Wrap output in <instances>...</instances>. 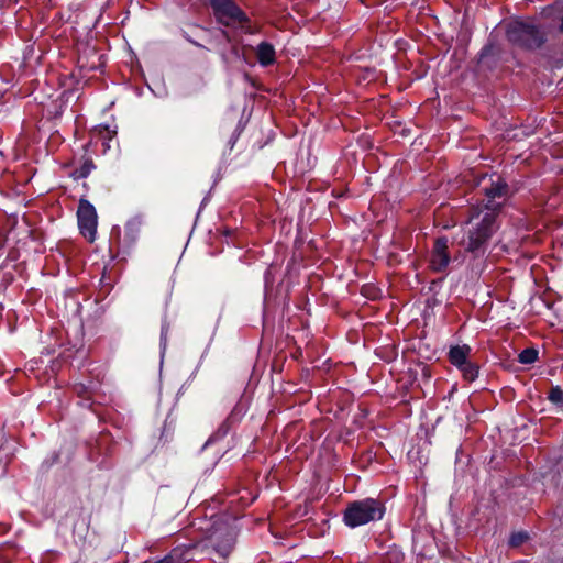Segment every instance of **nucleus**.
Segmentation results:
<instances>
[{"label":"nucleus","instance_id":"obj_20","mask_svg":"<svg viewBox=\"0 0 563 563\" xmlns=\"http://www.w3.org/2000/svg\"><path fill=\"white\" fill-rule=\"evenodd\" d=\"M75 390H76V393H77L79 396H81V395H84V394L86 393V388H85L82 385H80V386H76V387H75Z\"/></svg>","mask_w":563,"mask_h":563},{"label":"nucleus","instance_id":"obj_19","mask_svg":"<svg viewBox=\"0 0 563 563\" xmlns=\"http://www.w3.org/2000/svg\"><path fill=\"white\" fill-rule=\"evenodd\" d=\"M185 37H186V40H187L189 43L194 44L195 46L200 47V48H205V47H203V45H201L200 43L196 42L195 40H192V38H191V37H189L188 35H186Z\"/></svg>","mask_w":563,"mask_h":563},{"label":"nucleus","instance_id":"obj_21","mask_svg":"<svg viewBox=\"0 0 563 563\" xmlns=\"http://www.w3.org/2000/svg\"><path fill=\"white\" fill-rule=\"evenodd\" d=\"M559 31H560V33H562V34H563V14H562V15H561V18H560Z\"/></svg>","mask_w":563,"mask_h":563},{"label":"nucleus","instance_id":"obj_5","mask_svg":"<svg viewBox=\"0 0 563 563\" xmlns=\"http://www.w3.org/2000/svg\"><path fill=\"white\" fill-rule=\"evenodd\" d=\"M77 219L80 233L88 242L92 243L97 235L98 216L95 207L88 200L79 201Z\"/></svg>","mask_w":563,"mask_h":563},{"label":"nucleus","instance_id":"obj_8","mask_svg":"<svg viewBox=\"0 0 563 563\" xmlns=\"http://www.w3.org/2000/svg\"><path fill=\"white\" fill-rule=\"evenodd\" d=\"M256 57L262 66H269L275 62L274 46L267 42H262L257 45Z\"/></svg>","mask_w":563,"mask_h":563},{"label":"nucleus","instance_id":"obj_7","mask_svg":"<svg viewBox=\"0 0 563 563\" xmlns=\"http://www.w3.org/2000/svg\"><path fill=\"white\" fill-rule=\"evenodd\" d=\"M472 349L466 345L452 346L449 352V358L451 364L459 367L470 361Z\"/></svg>","mask_w":563,"mask_h":563},{"label":"nucleus","instance_id":"obj_9","mask_svg":"<svg viewBox=\"0 0 563 563\" xmlns=\"http://www.w3.org/2000/svg\"><path fill=\"white\" fill-rule=\"evenodd\" d=\"M188 551L183 548H175L167 554L164 559L155 562V563H181L184 561H189L187 558Z\"/></svg>","mask_w":563,"mask_h":563},{"label":"nucleus","instance_id":"obj_6","mask_svg":"<svg viewBox=\"0 0 563 563\" xmlns=\"http://www.w3.org/2000/svg\"><path fill=\"white\" fill-rule=\"evenodd\" d=\"M449 241L445 236H440L434 241L431 252L429 267L437 273H444L451 262L449 254Z\"/></svg>","mask_w":563,"mask_h":563},{"label":"nucleus","instance_id":"obj_4","mask_svg":"<svg viewBox=\"0 0 563 563\" xmlns=\"http://www.w3.org/2000/svg\"><path fill=\"white\" fill-rule=\"evenodd\" d=\"M507 38L527 49L539 48L545 41L543 33L532 23L514 21L507 27Z\"/></svg>","mask_w":563,"mask_h":563},{"label":"nucleus","instance_id":"obj_10","mask_svg":"<svg viewBox=\"0 0 563 563\" xmlns=\"http://www.w3.org/2000/svg\"><path fill=\"white\" fill-rule=\"evenodd\" d=\"M457 368L462 373V376L465 380L474 382L478 376L479 368L475 363L471 361L466 362L462 366H459Z\"/></svg>","mask_w":563,"mask_h":563},{"label":"nucleus","instance_id":"obj_14","mask_svg":"<svg viewBox=\"0 0 563 563\" xmlns=\"http://www.w3.org/2000/svg\"><path fill=\"white\" fill-rule=\"evenodd\" d=\"M549 399L554 404L563 402V391L560 387H554L549 393Z\"/></svg>","mask_w":563,"mask_h":563},{"label":"nucleus","instance_id":"obj_18","mask_svg":"<svg viewBox=\"0 0 563 563\" xmlns=\"http://www.w3.org/2000/svg\"><path fill=\"white\" fill-rule=\"evenodd\" d=\"M126 230L128 231H137V223L134 222V221H131L126 224Z\"/></svg>","mask_w":563,"mask_h":563},{"label":"nucleus","instance_id":"obj_2","mask_svg":"<svg viewBox=\"0 0 563 563\" xmlns=\"http://www.w3.org/2000/svg\"><path fill=\"white\" fill-rule=\"evenodd\" d=\"M384 514L385 505L382 500L364 498L347 505L343 514V521L350 528H356L371 521L380 520Z\"/></svg>","mask_w":563,"mask_h":563},{"label":"nucleus","instance_id":"obj_17","mask_svg":"<svg viewBox=\"0 0 563 563\" xmlns=\"http://www.w3.org/2000/svg\"><path fill=\"white\" fill-rule=\"evenodd\" d=\"M167 332H168V325L167 324H163L162 325V332H161V340H162L164 345L166 344Z\"/></svg>","mask_w":563,"mask_h":563},{"label":"nucleus","instance_id":"obj_15","mask_svg":"<svg viewBox=\"0 0 563 563\" xmlns=\"http://www.w3.org/2000/svg\"><path fill=\"white\" fill-rule=\"evenodd\" d=\"M526 539H527L526 533L519 532V533L512 534L510 538V544L512 547H518V545L522 544L526 541Z\"/></svg>","mask_w":563,"mask_h":563},{"label":"nucleus","instance_id":"obj_12","mask_svg":"<svg viewBox=\"0 0 563 563\" xmlns=\"http://www.w3.org/2000/svg\"><path fill=\"white\" fill-rule=\"evenodd\" d=\"M537 358L538 351L532 347L525 349L523 351L520 352L518 356V361L521 364H532L537 361Z\"/></svg>","mask_w":563,"mask_h":563},{"label":"nucleus","instance_id":"obj_3","mask_svg":"<svg viewBox=\"0 0 563 563\" xmlns=\"http://www.w3.org/2000/svg\"><path fill=\"white\" fill-rule=\"evenodd\" d=\"M213 10L217 21L225 26H240L252 33L250 20L233 0H206Z\"/></svg>","mask_w":563,"mask_h":563},{"label":"nucleus","instance_id":"obj_11","mask_svg":"<svg viewBox=\"0 0 563 563\" xmlns=\"http://www.w3.org/2000/svg\"><path fill=\"white\" fill-rule=\"evenodd\" d=\"M93 168H95V165H93L92 161L86 159L79 167H77L73 172V177L75 179L86 178L91 173V170Z\"/></svg>","mask_w":563,"mask_h":563},{"label":"nucleus","instance_id":"obj_1","mask_svg":"<svg viewBox=\"0 0 563 563\" xmlns=\"http://www.w3.org/2000/svg\"><path fill=\"white\" fill-rule=\"evenodd\" d=\"M483 191L485 194L483 206L471 209L472 228L462 241L464 249L475 254L484 252L488 240L497 229V210L501 206V200H505L508 195V186L497 177V180H492L489 186H483Z\"/></svg>","mask_w":563,"mask_h":563},{"label":"nucleus","instance_id":"obj_16","mask_svg":"<svg viewBox=\"0 0 563 563\" xmlns=\"http://www.w3.org/2000/svg\"><path fill=\"white\" fill-rule=\"evenodd\" d=\"M213 37H214L216 40L223 38V40H225L227 42H229V41H230V36H229L228 32H227V31H224V30H221V29H220V30H218L216 33H213Z\"/></svg>","mask_w":563,"mask_h":563},{"label":"nucleus","instance_id":"obj_13","mask_svg":"<svg viewBox=\"0 0 563 563\" xmlns=\"http://www.w3.org/2000/svg\"><path fill=\"white\" fill-rule=\"evenodd\" d=\"M229 432V424L224 421L218 430L209 438L208 443L223 438Z\"/></svg>","mask_w":563,"mask_h":563}]
</instances>
